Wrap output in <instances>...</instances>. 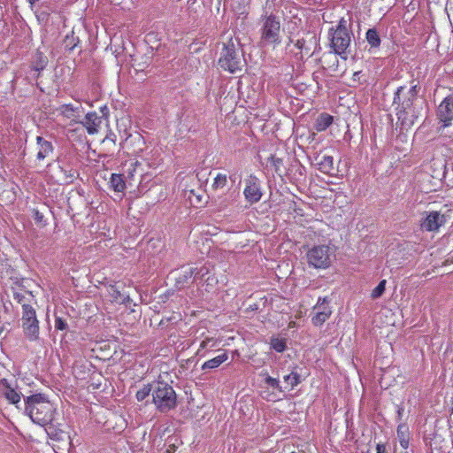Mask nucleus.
Instances as JSON below:
<instances>
[{
  "mask_svg": "<svg viewBox=\"0 0 453 453\" xmlns=\"http://www.w3.org/2000/svg\"><path fill=\"white\" fill-rule=\"evenodd\" d=\"M61 172L64 174L63 181L65 183H71V182H73V180L78 175L77 171L73 170L72 168L67 170V169H64L63 167H61Z\"/></svg>",
  "mask_w": 453,
  "mask_h": 453,
  "instance_id": "nucleus-33",
  "label": "nucleus"
},
{
  "mask_svg": "<svg viewBox=\"0 0 453 453\" xmlns=\"http://www.w3.org/2000/svg\"><path fill=\"white\" fill-rule=\"evenodd\" d=\"M0 392L9 403L14 404L19 409L22 393L17 390L16 381H9L3 378L0 380Z\"/></svg>",
  "mask_w": 453,
  "mask_h": 453,
  "instance_id": "nucleus-9",
  "label": "nucleus"
},
{
  "mask_svg": "<svg viewBox=\"0 0 453 453\" xmlns=\"http://www.w3.org/2000/svg\"><path fill=\"white\" fill-rule=\"evenodd\" d=\"M366 41L371 47V51L380 48L381 40L375 28H369L365 35Z\"/></svg>",
  "mask_w": 453,
  "mask_h": 453,
  "instance_id": "nucleus-22",
  "label": "nucleus"
},
{
  "mask_svg": "<svg viewBox=\"0 0 453 453\" xmlns=\"http://www.w3.org/2000/svg\"><path fill=\"white\" fill-rule=\"evenodd\" d=\"M33 217H34V219H35L36 224H39V225H42V226L45 225L44 216L39 211L34 210V216Z\"/></svg>",
  "mask_w": 453,
  "mask_h": 453,
  "instance_id": "nucleus-41",
  "label": "nucleus"
},
{
  "mask_svg": "<svg viewBox=\"0 0 453 453\" xmlns=\"http://www.w3.org/2000/svg\"><path fill=\"white\" fill-rule=\"evenodd\" d=\"M48 63V59L46 57L42 56L41 53L37 55V59L34 64V69L35 71H42L45 68Z\"/></svg>",
  "mask_w": 453,
  "mask_h": 453,
  "instance_id": "nucleus-37",
  "label": "nucleus"
},
{
  "mask_svg": "<svg viewBox=\"0 0 453 453\" xmlns=\"http://www.w3.org/2000/svg\"><path fill=\"white\" fill-rule=\"evenodd\" d=\"M194 271V268H188L182 271L177 278V282L182 284L187 283L188 280L193 276Z\"/></svg>",
  "mask_w": 453,
  "mask_h": 453,
  "instance_id": "nucleus-35",
  "label": "nucleus"
},
{
  "mask_svg": "<svg viewBox=\"0 0 453 453\" xmlns=\"http://www.w3.org/2000/svg\"><path fill=\"white\" fill-rule=\"evenodd\" d=\"M332 251L327 245L314 246L307 254V261L310 266L314 268H327L331 265Z\"/></svg>",
  "mask_w": 453,
  "mask_h": 453,
  "instance_id": "nucleus-7",
  "label": "nucleus"
},
{
  "mask_svg": "<svg viewBox=\"0 0 453 453\" xmlns=\"http://www.w3.org/2000/svg\"><path fill=\"white\" fill-rule=\"evenodd\" d=\"M376 453H386V447L382 443H378L376 446Z\"/></svg>",
  "mask_w": 453,
  "mask_h": 453,
  "instance_id": "nucleus-44",
  "label": "nucleus"
},
{
  "mask_svg": "<svg viewBox=\"0 0 453 453\" xmlns=\"http://www.w3.org/2000/svg\"><path fill=\"white\" fill-rule=\"evenodd\" d=\"M153 390H154V383L143 385V387L136 392L135 396H136L137 401L142 402L145 398H147L150 394L152 395Z\"/></svg>",
  "mask_w": 453,
  "mask_h": 453,
  "instance_id": "nucleus-28",
  "label": "nucleus"
},
{
  "mask_svg": "<svg viewBox=\"0 0 453 453\" xmlns=\"http://www.w3.org/2000/svg\"><path fill=\"white\" fill-rule=\"evenodd\" d=\"M190 195L188 196V199L193 203L194 201L192 200V196H195V202L198 204L202 203H203V194H196L195 190H190L189 191Z\"/></svg>",
  "mask_w": 453,
  "mask_h": 453,
  "instance_id": "nucleus-42",
  "label": "nucleus"
},
{
  "mask_svg": "<svg viewBox=\"0 0 453 453\" xmlns=\"http://www.w3.org/2000/svg\"><path fill=\"white\" fill-rule=\"evenodd\" d=\"M36 318L35 308L31 304H24L22 309L21 320L32 319Z\"/></svg>",
  "mask_w": 453,
  "mask_h": 453,
  "instance_id": "nucleus-31",
  "label": "nucleus"
},
{
  "mask_svg": "<svg viewBox=\"0 0 453 453\" xmlns=\"http://www.w3.org/2000/svg\"><path fill=\"white\" fill-rule=\"evenodd\" d=\"M265 383L273 390H277L280 393H283V386L280 385L279 379L269 376L265 373Z\"/></svg>",
  "mask_w": 453,
  "mask_h": 453,
  "instance_id": "nucleus-29",
  "label": "nucleus"
},
{
  "mask_svg": "<svg viewBox=\"0 0 453 453\" xmlns=\"http://www.w3.org/2000/svg\"><path fill=\"white\" fill-rule=\"evenodd\" d=\"M55 328L57 330L65 331L68 329V324L65 319L56 316L55 318Z\"/></svg>",
  "mask_w": 453,
  "mask_h": 453,
  "instance_id": "nucleus-39",
  "label": "nucleus"
},
{
  "mask_svg": "<svg viewBox=\"0 0 453 453\" xmlns=\"http://www.w3.org/2000/svg\"><path fill=\"white\" fill-rule=\"evenodd\" d=\"M152 403L160 412H168L177 405V395L172 386L165 382H154Z\"/></svg>",
  "mask_w": 453,
  "mask_h": 453,
  "instance_id": "nucleus-5",
  "label": "nucleus"
},
{
  "mask_svg": "<svg viewBox=\"0 0 453 453\" xmlns=\"http://www.w3.org/2000/svg\"><path fill=\"white\" fill-rule=\"evenodd\" d=\"M315 164L323 173L332 176L335 174L336 170L334 166V157L332 156L319 153L315 157Z\"/></svg>",
  "mask_w": 453,
  "mask_h": 453,
  "instance_id": "nucleus-13",
  "label": "nucleus"
},
{
  "mask_svg": "<svg viewBox=\"0 0 453 453\" xmlns=\"http://www.w3.org/2000/svg\"><path fill=\"white\" fill-rule=\"evenodd\" d=\"M24 401L25 413L34 423L43 426L53 421L56 409L46 395L34 394L24 398Z\"/></svg>",
  "mask_w": 453,
  "mask_h": 453,
  "instance_id": "nucleus-2",
  "label": "nucleus"
},
{
  "mask_svg": "<svg viewBox=\"0 0 453 453\" xmlns=\"http://www.w3.org/2000/svg\"><path fill=\"white\" fill-rule=\"evenodd\" d=\"M386 280H381L378 286L372 291L371 296L372 299H377L382 296L385 291Z\"/></svg>",
  "mask_w": 453,
  "mask_h": 453,
  "instance_id": "nucleus-36",
  "label": "nucleus"
},
{
  "mask_svg": "<svg viewBox=\"0 0 453 453\" xmlns=\"http://www.w3.org/2000/svg\"><path fill=\"white\" fill-rule=\"evenodd\" d=\"M244 183L243 195L245 200L250 204L259 202L263 196L261 180L257 176L250 174L244 180Z\"/></svg>",
  "mask_w": 453,
  "mask_h": 453,
  "instance_id": "nucleus-8",
  "label": "nucleus"
},
{
  "mask_svg": "<svg viewBox=\"0 0 453 453\" xmlns=\"http://www.w3.org/2000/svg\"><path fill=\"white\" fill-rule=\"evenodd\" d=\"M353 81H359L360 82V80H361V72H355L353 73V77H352Z\"/></svg>",
  "mask_w": 453,
  "mask_h": 453,
  "instance_id": "nucleus-45",
  "label": "nucleus"
},
{
  "mask_svg": "<svg viewBox=\"0 0 453 453\" xmlns=\"http://www.w3.org/2000/svg\"><path fill=\"white\" fill-rule=\"evenodd\" d=\"M446 222L445 216L438 211H433L426 214L421 222V228L428 232L437 231Z\"/></svg>",
  "mask_w": 453,
  "mask_h": 453,
  "instance_id": "nucleus-11",
  "label": "nucleus"
},
{
  "mask_svg": "<svg viewBox=\"0 0 453 453\" xmlns=\"http://www.w3.org/2000/svg\"><path fill=\"white\" fill-rule=\"evenodd\" d=\"M271 346L275 351L282 353L286 349V341L284 339L273 337L271 339Z\"/></svg>",
  "mask_w": 453,
  "mask_h": 453,
  "instance_id": "nucleus-32",
  "label": "nucleus"
},
{
  "mask_svg": "<svg viewBox=\"0 0 453 453\" xmlns=\"http://www.w3.org/2000/svg\"><path fill=\"white\" fill-rule=\"evenodd\" d=\"M13 298L21 304L22 308L24 304H31L34 301V296L31 292H15Z\"/></svg>",
  "mask_w": 453,
  "mask_h": 453,
  "instance_id": "nucleus-26",
  "label": "nucleus"
},
{
  "mask_svg": "<svg viewBox=\"0 0 453 453\" xmlns=\"http://www.w3.org/2000/svg\"><path fill=\"white\" fill-rule=\"evenodd\" d=\"M242 50L237 38L229 36L226 42H223V48L218 64L225 71L234 73L241 71L244 65Z\"/></svg>",
  "mask_w": 453,
  "mask_h": 453,
  "instance_id": "nucleus-3",
  "label": "nucleus"
},
{
  "mask_svg": "<svg viewBox=\"0 0 453 453\" xmlns=\"http://www.w3.org/2000/svg\"><path fill=\"white\" fill-rule=\"evenodd\" d=\"M218 346V342L213 338H206L202 341L199 346V349L196 352V355H200L202 357L205 356V353H202L203 349H212Z\"/></svg>",
  "mask_w": 453,
  "mask_h": 453,
  "instance_id": "nucleus-27",
  "label": "nucleus"
},
{
  "mask_svg": "<svg viewBox=\"0 0 453 453\" xmlns=\"http://www.w3.org/2000/svg\"><path fill=\"white\" fill-rule=\"evenodd\" d=\"M175 450L174 445H170L169 448L166 449L165 453H173Z\"/></svg>",
  "mask_w": 453,
  "mask_h": 453,
  "instance_id": "nucleus-46",
  "label": "nucleus"
},
{
  "mask_svg": "<svg viewBox=\"0 0 453 453\" xmlns=\"http://www.w3.org/2000/svg\"><path fill=\"white\" fill-rule=\"evenodd\" d=\"M101 118L97 115L96 112H88L85 116V119L81 123L87 129L89 134H94L98 132V127L101 124Z\"/></svg>",
  "mask_w": 453,
  "mask_h": 453,
  "instance_id": "nucleus-17",
  "label": "nucleus"
},
{
  "mask_svg": "<svg viewBox=\"0 0 453 453\" xmlns=\"http://www.w3.org/2000/svg\"><path fill=\"white\" fill-rule=\"evenodd\" d=\"M329 35L331 37L330 44L334 53L346 59L352 35V33L347 28V21L343 18L341 19L335 28L329 29Z\"/></svg>",
  "mask_w": 453,
  "mask_h": 453,
  "instance_id": "nucleus-6",
  "label": "nucleus"
},
{
  "mask_svg": "<svg viewBox=\"0 0 453 453\" xmlns=\"http://www.w3.org/2000/svg\"><path fill=\"white\" fill-rule=\"evenodd\" d=\"M283 381L284 392L290 391L293 390L295 387L301 383V376L297 372L292 371L290 373L283 376Z\"/></svg>",
  "mask_w": 453,
  "mask_h": 453,
  "instance_id": "nucleus-20",
  "label": "nucleus"
},
{
  "mask_svg": "<svg viewBox=\"0 0 453 453\" xmlns=\"http://www.w3.org/2000/svg\"><path fill=\"white\" fill-rule=\"evenodd\" d=\"M281 25L280 18L271 13L261 18L260 42L263 47L275 49L281 42Z\"/></svg>",
  "mask_w": 453,
  "mask_h": 453,
  "instance_id": "nucleus-4",
  "label": "nucleus"
},
{
  "mask_svg": "<svg viewBox=\"0 0 453 453\" xmlns=\"http://www.w3.org/2000/svg\"><path fill=\"white\" fill-rule=\"evenodd\" d=\"M397 437H398L400 445L403 449H407L409 446V434H408V427L405 425L398 426Z\"/></svg>",
  "mask_w": 453,
  "mask_h": 453,
  "instance_id": "nucleus-25",
  "label": "nucleus"
},
{
  "mask_svg": "<svg viewBox=\"0 0 453 453\" xmlns=\"http://www.w3.org/2000/svg\"><path fill=\"white\" fill-rule=\"evenodd\" d=\"M108 292L111 298L116 303L121 304H128L132 301L129 295L121 292L115 285H110L108 288Z\"/></svg>",
  "mask_w": 453,
  "mask_h": 453,
  "instance_id": "nucleus-19",
  "label": "nucleus"
},
{
  "mask_svg": "<svg viewBox=\"0 0 453 453\" xmlns=\"http://www.w3.org/2000/svg\"><path fill=\"white\" fill-rule=\"evenodd\" d=\"M444 177L449 179V180L451 182L453 186V163L451 164L450 168H445Z\"/></svg>",
  "mask_w": 453,
  "mask_h": 453,
  "instance_id": "nucleus-43",
  "label": "nucleus"
},
{
  "mask_svg": "<svg viewBox=\"0 0 453 453\" xmlns=\"http://www.w3.org/2000/svg\"><path fill=\"white\" fill-rule=\"evenodd\" d=\"M36 142L38 145L36 158L38 160H43L53 153L54 148L50 142L46 141L42 136H37Z\"/></svg>",
  "mask_w": 453,
  "mask_h": 453,
  "instance_id": "nucleus-18",
  "label": "nucleus"
},
{
  "mask_svg": "<svg viewBox=\"0 0 453 453\" xmlns=\"http://www.w3.org/2000/svg\"><path fill=\"white\" fill-rule=\"evenodd\" d=\"M270 163L274 167L275 172L279 173L280 166L283 165V160L280 157H276L274 156H271L269 158Z\"/></svg>",
  "mask_w": 453,
  "mask_h": 453,
  "instance_id": "nucleus-40",
  "label": "nucleus"
},
{
  "mask_svg": "<svg viewBox=\"0 0 453 453\" xmlns=\"http://www.w3.org/2000/svg\"><path fill=\"white\" fill-rule=\"evenodd\" d=\"M317 45V38L314 35L310 36L308 40L301 38L296 40L295 46L300 50V58L303 56L311 57L313 55L312 47Z\"/></svg>",
  "mask_w": 453,
  "mask_h": 453,
  "instance_id": "nucleus-14",
  "label": "nucleus"
},
{
  "mask_svg": "<svg viewBox=\"0 0 453 453\" xmlns=\"http://www.w3.org/2000/svg\"><path fill=\"white\" fill-rule=\"evenodd\" d=\"M326 297H319L317 304L314 306V310L317 311L316 314L312 317V323L315 326H321L330 317L332 311L329 307H325L324 311H320L324 303H328Z\"/></svg>",
  "mask_w": 453,
  "mask_h": 453,
  "instance_id": "nucleus-12",
  "label": "nucleus"
},
{
  "mask_svg": "<svg viewBox=\"0 0 453 453\" xmlns=\"http://www.w3.org/2000/svg\"><path fill=\"white\" fill-rule=\"evenodd\" d=\"M59 110L65 117L70 119L74 116V111L76 109L72 104H63Z\"/></svg>",
  "mask_w": 453,
  "mask_h": 453,
  "instance_id": "nucleus-38",
  "label": "nucleus"
},
{
  "mask_svg": "<svg viewBox=\"0 0 453 453\" xmlns=\"http://www.w3.org/2000/svg\"><path fill=\"white\" fill-rule=\"evenodd\" d=\"M110 188L115 192H123L126 183L121 174L112 173L109 181Z\"/></svg>",
  "mask_w": 453,
  "mask_h": 453,
  "instance_id": "nucleus-23",
  "label": "nucleus"
},
{
  "mask_svg": "<svg viewBox=\"0 0 453 453\" xmlns=\"http://www.w3.org/2000/svg\"><path fill=\"white\" fill-rule=\"evenodd\" d=\"M437 116L444 127H448L453 120V96H449L440 104Z\"/></svg>",
  "mask_w": 453,
  "mask_h": 453,
  "instance_id": "nucleus-10",
  "label": "nucleus"
},
{
  "mask_svg": "<svg viewBox=\"0 0 453 453\" xmlns=\"http://www.w3.org/2000/svg\"><path fill=\"white\" fill-rule=\"evenodd\" d=\"M227 182V177L226 174L218 173L217 176L214 178V181L212 184V188L218 189V188H223Z\"/></svg>",
  "mask_w": 453,
  "mask_h": 453,
  "instance_id": "nucleus-34",
  "label": "nucleus"
},
{
  "mask_svg": "<svg viewBox=\"0 0 453 453\" xmlns=\"http://www.w3.org/2000/svg\"><path fill=\"white\" fill-rule=\"evenodd\" d=\"M326 304V303H324V305L321 307L320 311H324V308H325V307H327Z\"/></svg>",
  "mask_w": 453,
  "mask_h": 453,
  "instance_id": "nucleus-48",
  "label": "nucleus"
},
{
  "mask_svg": "<svg viewBox=\"0 0 453 453\" xmlns=\"http://www.w3.org/2000/svg\"><path fill=\"white\" fill-rule=\"evenodd\" d=\"M228 359V355L226 350H224L222 353H220L219 356L207 360L204 362L202 365V370H212L215 368H218L221 364L226 362Z\"/></svg>",
  "mask_w": 453,
  "mask_h": 453,
  "instance_id": "nucleus-21",
  "label": "nucleus"
},
{
  "mask_svg": "<svg viewBox=\"0 0 453 453\" xmlns=\"http://www.w3.org/2000/svg\"><path fill=\"white\" fill-rule=\"evenodd\" d=\"M80 40L78 37L74 36L73 33L72 35H67L64 40V45L65 48L69 50L73 51L76 46L78 45Z\"/></svg>",
  "mask_w": 453,
  "mask_h": 453,
  "instance_id": "nucleus-30",
  "label": "nucleus"
},
{
  "mask_svg": "<svg viewBox=\"0 0 453 453\" xmlns=\"http://www.w3.org/2000/svg\"><path fill=\"white\" fill-rule=\"evenodd\" d=\"M418 85L413 84L409 88L401 86L394 94L393 105L403 127H411L426 105L425 101L418 98Z\"/></svg>",
  "mask_w": 453,
  "mask_h": 453,
  "instance_id": "nucleus-1",
  "label": "nucleus"
},
{
  "mask_svg": "<svg viewBox=\"0 0 453 453\" xmlns=\"http://www.w3.org/2000/svg\"><path fill=\"white\" fill-rule=\"evenodd\" d=\"M226 206H227V203H226L225 200H224V201H221V202L219 203V207L220 209H223V208H225V207H226Z\"/></svg>",
  "mask_w": 453,
  "mask_h": 453,
  "instance_id": "nucleus-47",
  "label": "nucleus"
},
{
  "mask_svg": "<svg viewBox=\"0 0 453 453\" xmlns=\"http://www.w3.org/2000/svg\"><path fill=\"white\" fill-rule=\"evenodd\" d=\"M44 426L48 436L51 440L71 443V438L68 433L58 427L55 424H53V421Z\"/></svg>",
  "mask_w": 453,
  "mask_h": 453,
  "instance_id": "nucleus-15",
  "label": "nucleus"
},
{
  "mask_svg": "<svg viewBox=\"0 0 453 453\" xmlns=\"http://www.w3.org/2000/svg\"><path fill=\"white\" fill-rule=\"evenodd\" d=\"M333 122V117L326 113L320 114L314 124V128L318 132L325 131Z\"/></svg>",
  "mask_w": 453,
  "mask_h": 453,
  "instance_id": "nucleus-24",
  "label": "nucleus"
},
{
  "mask_svg": "<svg viewBox=\"0 0 453 453\" xmlns=\"http://www.w3.org/2000/svg\"><path fill=\"white\" fill-rule=\"evenodd\" d=\"M22 328L29 341H35L39 338V321L37 318L22 320Z\"/></svg>",
  "mask_w": 453,
  "mask_h": 453,
  "instance_id": "nucleus-16",
  "label": "nucleus"
}]
</instances>
